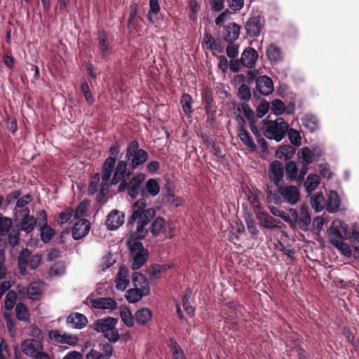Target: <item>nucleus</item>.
I'll return each instance as SVG.
<instances>
[{
    "label": "nucleus",
    "mask_w": 359,
    "mask_h": 359,
    "mask_svg": "<svg viewBox=\"0 0 359 359\" xmlns=\"http://www.w3.org/2000/svg\"><path fill=\"white\" fill-rule=\"evenodd\" d=\"M146 207L147 202L144 198H140L133 203L130 220V223H137V229L130 235H135L137 238H144L146 236L147 230L145 226L156 215L154 208Z\"/></svg>",
    "instance_id": "1"
},
{
    "label": "nucleus",
    "mask_w": 359,
    "mask_h": 359,
    "mask_svg": "<svg viewBox=\"0 0 359 359\" xmlns=\"http://www.w3.org/2000/svg\"><path fill=\"white\" fill-rule=\"evenodd\" d=\"M348 225L340 219H334L327 230V237L331 244L343 255H350L351 251L346 241L350 237Z\"/></svg>",
    "instance_id": "2"
},
{
    "label": "nucleus",
    "mask_w": 359,
    "mask_h": 359,
    "mask_svg": "<svg viewBox=\"0 0 359 359\" xmlns=\"http://www.w3.org/2000/svg\"><path fill=\"white\" fill-rule=\"evenodd\" d=\"M269 210L273 215L283 219L292 227H299L303 230H307L311 222V216L305 205L300 207L299 212L295 209L290 208L288 214L274 206L269 207Z\"/></svg>",
    "instance_id": "3"
},
{
    "label": "nucleus",
    "mask_w": 359,
    "mask_h": 359,
    "mask_svg": "<svg viewBox=\"0 0 359 359\" xmlns=\"http://www.w3.org/2000/svg\"><path fill=\"white\" fill-rule=\"evenodd\" d=\"M142 238H137L135 235H130L127 241L128 248L133 257L132 269L137 270L146 262L149 252L144 249L142 243L140 241Z\"/></svg>",
    "instance_id": "4"
},
{
    "label": "nucleus",
    "mask_w": 359,
    "mask_h": 359,
    "mask_svg": "<svg viewBox=\"0 0 359 359\" xmlns=\"http://www.w3.org/2000/svg\"><path fill=\"white\" fill-rule=\"evenodd\" d=\"M287 130L288 124L281 117L277 118L275 121H264L262 127L264 136L276 142L283 139Z\"/></svg>",
    "instance_id": "5"
},
{
    "label": "nucleus",
    "mask_w": 359,
    "mask_h": 359,
    "mask_svg": "<svg viewBox=\"0 0 359 359\" xmlns=\"http://www.w3.org/2000/svg\"><path fill=\"white\" fill-rule=\"evenodd\" d=\"M18 269L22 276L28 274L27 268L36 269L41 264L42 256L40 254H32L28 249H22L18 256Z\"/></svg>",
    "instance_id": "6"
},
{
    "label": "nucleus",
    "mask_w": 359,
    "mask_h": 359,
    "mask_svg": "<svg viewBox=\"0 0 359 359\" xmlns=\"http://www.w3.org/2000/svg\"><path fill=\"white\" fill-rule=\"evenodd\" d=\"M148 153L139 148L137 141H132L126 151V158L130 163L133 170L137 169L144 164L148 159Z\"/></svg>",
    "instance_id": "7"
},
{
    "label": "nucleus",
    "mask_w": 359,
    "mask_h": 359,
    "mask_svg": "<svg viewBox=\"0 0 359 359\" xmlns=\"http://www.w3.org/2000/svg\"><path fill=\"white\" fill-rule=\"evenodd\" d=\"M14 217L20 229L25 232L30 233L35 228L36 219L29 214V209H18L15 211Z\"/></svg>",
    "instance_id": "8"
},
{
    "label": "nucleus",
    "mask_w": 359,
    "mask_h": 359,
    "mask_svg": "<svg viewBox=\"0 0 359 359\" xmlns=\"http://www.w3.org/2000/svg\"><path fill=\"white\" fill-rule=\"evenodd\" d=\"M13 221L11 218L1 217L0 221V234L1 236H8L9 244L15 246L18 243L19 230L12 228Z\"/></svg>",
    "instance_id": "9"
},
{
    "label": "nucleus",
    "mask_w": 359,
    "mask_h": 359,
    "mask_svg": "<svg viewBox=\"0 0 359 359\" xmlns=\"http://www.w3.org/2000/svg\"><path fill=\"white\" fill-rule=\"evenodd\" d=\"M175 226L171 222H166L163 217H156L151 224V231L154 236L163 233L165 237L174 235Z\"/></svg>",
    "instance_id": "10"
},
{
    "label": "nucleus",
    "mask_w": 359,
    "mask_h": 359,
    "mask_svg": "<svg viewBox=\"0 0 359 359\" xmlns=\"http://www.w3.org/2000/svg\"><path fill=\"white\" fill-rule=\"evenodd\" d=\"M278 193L283 201L291 205H296L300 198L299 191L297 187L292 185L277 187Z\"/></svg>",
    "instance_id": "11"
},
{
    "label": "nucleus",
    "mask_w": 359,
    "mask_h": 359,
    "mask_svg": "<svg viewBox=\"0 0 359 359\" xmlns=\"http://www.w3.org/2000/svg\"><path fill=\"white\" fill-rule=\"evenodd\" d=\"M43 290V284L41 281H34L31 283L27 287L19 288L18 291L23 297L36 301L40 299Z\"/></svg>",
    "instance_id": "12"
},
{
    "label": "nucleus",
    "mask_w": 359,
    "mask_h": 359,
    "mask_svg": "<svg viewBox=\"0 0 359 359\" xmlns=\"http://www.w3.org/2000/svg\"><path fill=\"white\" fill-rule=\"evenodd\" d=\"M49 338L58 344H67L74 346L78 343L79 339L76 335L66 332L61 333L59 330H54L48 332Z\"/></svg>",
    "instance_id": "13"
},
{
    "label": "nucleus",
    "mask_w": 359,
    "mask_h": 359,
    "mask_svg": "<svg viewBox=\"0 0 359 359\" xmlns=\"http://www.w3.org/2000/svg\"><path fill=\"white\" fill-rule=\"evenodd\" d=\"M126 170L127 163L124 161H119L115 168L114 172L111 179V183L115 184L119 182H121L118 187V190L120 191H123L127 187V182L124 180L126 175Z\"/></svg>",
    "instance_id": "14"
},
{
    "label": "nucleus",
    "mask_w": 359,
    "mask_h": 359,
    "mask_svg": "<svg viewBox=\"0 0 359 359\" xmlns=\"http://www.w3.org/2000/svg\"><path fill=\"white\" fill-rule=\"evenodd\" d=\"M21 348L25 355L34 358L42 351L43 346L39 340L26 339L22 343Z\"/></svg>",
    "instance_id": "15"
},
{
    "label": "nucleus",
    "mask_w": 359,
    "mask_h": 359,
    "mask_svg": "<svg viewBox=\"0 0 359 359\" xmlns=\"http://www.w3.org/2000/svg\"><path fill=\"white\" fill-rule=\"evenodd\" d=\"M350 243L348 248L351 251L350 255H345L347 257H353L354 258H359V225L354 223L352 225L351 235L350 234Z\"/></svg>",
    "instance_id": "16"
},
{
    "label": "nucleus",
    "mask_w": 359,
    "mask_h": 359,
    "mask_svg": "<svg viewBox=\"0 0 359 359\" xmlns=\"http://www.w3.org/2000/svg\"><path fill=\"white\" fill-rule=\"evenodd\" d=\"M145 175L140 172L133 176L129 184H127L126 188L128 187V194L131 198H135L138 196L142 184L145 180Z\"/></svg>",
    "instance_id": "17"
},
{
    "label": "nucleus",
    "mask_w": 359,
    "mask_h": 359,
    "mask_svg": "<svg viewBox=\"0 0 359 359\" xmlns=\"http://www.w3.org/2000/svg\"><path fill=\"white\" fill-rule=\"evenodd\" d=\"M124 221V214L117 210H114L107 216L106 226L109 230H116L123 224Z\"/></svg>",
    "instance_id": "18"
},
{
    "label": "nucleus",
    "mask_w": 359,
    "mask_h": 359,
    "mask_svg": "<svg viewBox=\"0 0 359 359\" xmlns=\"http://www.w3.org/2000/svg\"><path fill=\"white\" fill-rule=\"evenodd\" d=\"M256 90L261 95H268L273 90V83L271 78L267 76L258 77L256 81Z\"/></svg>",
    "instance_id": "19"
},
{
    "label": "nucleus",
    "mask_w": 359,
    "mask_h": 359,
    "mask_svg": "<svg viewBox=\"0 0 359 359\" xmlns=\"http://www.w3.org/2000/svg\"><path fill=\"white\" fill-rule=\"evenodd\" d=\"M91 306L101 310L113 311L116 309L117 302L110 297H99L95 299H91Z\"/></svg>",
    "instance_id": "20"
},
{
    "label": "nucleus",
    "mask_w": 359,
    "mask_h": 359,
    "mask_svg": "<svg viewBox=\"0 0 359 359\" xmlns=\"http://www.w3.org/2000/svg\"><path fill=\"white\" fill-rule=\"evenodd\" d=\"M262 25V18L259 16H254L246 22L245 27L247 34L250 37H255L259 34Z\"/></svg>",
    "instance_id": "21"
},
{
    "label": "nucleus",
    "mask_w": 359,
    "mask_h": 359,
    "mask_svg": "<svg viewBox=\"0 0 359 359\" xmlns=\"http://www.w3.org/2000/svg\"><path fill=\"white\" fill-rule=\"evenodd\" d=\"M116 287L117 290H125L130 283L129 270L124 266H121L115 279Z\"/></svg>",
    "instance_id": "22"
},
{
    "label": "nucleus",
    "mask_w": 359,
    "mask_h": 359,
    "mask_svg": "<svg viewBox=\"0 0 359 359\" xmlns=\"http://www.w3.org/2000/svg\"><path fill=\"white\" fill-rule=\"evenodd\" d=\"M257 217L261 226L265 229H272L274 227L282 229L285 226L283 223L265 212H259Z\"/></svg>",
    "instance_id": "23"
},
{
    "label": "nucleus",
    "mask_w": 359,
    "mask_h": 359,
    "mask_svg": "<svg viewBox=\"0 0 359 359\" xmlns=\"http://www.w3.org/2000/svg\"><path fill=\"white\" fill-rule=\"evenodd\" d=\"M117 319L111 317L99 319L93 323V327L97 332L105 334L107 332L115 328L117 324Z\"/></svg>",
    "instance_id": "24"
},
{
    "label": "nucleus",
    "mask_w": 359,
    "mask_h": 359,
    "mask_svg": "<svg viewBox=\"0 0 359 359\" xmlns=\"http://www.w3.org/2000/svg\"><path fill=\"white\" fill-rule=\"evenodd\" d=\"M269 177L276 187L280 186L283 177V165L281 162L276 161L270 165Z\"/></svg>",
    "instance_id": "25"
},
{
    "label": "nucleus",
    "mask_w": 359,
    "mask_h": 359,
    "mask_svg": "<svg viewBox=\"0 0 359 359\" xmlns=\"http://www.w3.org/2000/svg\"><path fill=\"white\" fill-rule=\"evenodd\" d=\"M134 288L142 292L143 294H149L150 289L147 278L140 273H134L132 276Z\"/></svg>",
    "instance_id": "26"
},
{
    "label": "nucleus",
    "mask_w": 359,
    "mask_h": 359,
    "mask_svg": "<svg viewBox=\"0 0 359 359\" xmlns=\"http://www.w3.org/2000/svg\"><path fill=\"white\" fill-rule=\"evenodd\" d=\"M257 58V51L252 48H248L241 54V62L248 68H252L255 67Z\"/></svg>",
    "instance_id": "27"
},
{
    "label": "nucleus",
    "mask_w": 359,
    "mask_h": 359,
    "mask_svg": "<svg viewBox=\"0 0 359 359\" xmlns=\"http://www.w3.org/2000/svg\"><path fill=\"white\" fill-rule=\"evenodd\" d=\"M90 229V222L87 219H81L74 224L72 229V236L75 240H79L85 236Z\"/></svg>",
    "instance_id": "28"
},
{
    "label": "nucleus",
    "mask_w": 359,
    "mask_h": 359,
    "mask_svg": "<svg viewBox=\"0 0 359 359\" xmlns=\"http://www.w3.org/2000/svg\"><path fill=\"white\" fill-rule=\"evenodd\" d=\"M67 323L73 329H81L87 325L88 319L81 313H73L67 317Z\"/></svg>",
    "instance_id": "29"
},
{
    "label": "nucleus",
    "mask_w": 359,
    "mask_h": 359,
    "mask_svg": "<svg viewBox=\"0 0 359 359\" xmlns=\"http://www.w3.org/2000/svg\"><path fill=\"white\" fill-rule=\"evenodd\" d=\"M98 347L102 353L91 349V359H101L102 356L110 357L112 355L114 348L111 344L107 342L100 343Z\"/></svg>",
    "instance_id": "30"
},
{
    "label": "nucleus",
    "mask_w": 359,
    "mask_h": 359,
    "mask_svg": "<svg viewBox=\"0 0 359 359\" xmlns=\"http://www.w3.org/2000/svg\"><path fill=\"white\" fill-rule=\"evenodd\" d=\"M238 137L243 142V144L248 147L251 151H255L257 149L256 144L255 143L252 137L250 134L245 130L243 127H241L238 130Z\"/></svg>",
    "instance_id": "31"
},
{
    "label": "nucleus",
    "mask_w": 359,
    "mask_h": 359,
    "mask_svg": "<svg viewBox=\"0 0 359 359\" xmlns=\"http://www.w3.org/2000/svg\"><path fill=\"white\" fill-rule=\"evenodd\" d=\"M325 206L326 210L330 213H335L339 210L340 206V199L337 191H330L328 194L327 202Z\"/></svg>",
    "instance_id": "32"
},
{
    "label": "nucleus",
    "mask_w": 359,
    "mask_h": 359,
    "mask_svg": "<svg viewBox=\"0 0 359 359\" xmlns=\"http://www.w3.org/2000/svg\"><path fill=\"white\" fill-rule=\"evenodd\" d=\"M266 53L268 59L271 62L276 63L283 60V53L281 49L273 43L270 44L266 48Z\"/></svg>",
    "instance_id": "33"
},
{
    "label": "nucleus",
    "mask_w": 359,
    "mask_h": 359,
    "mask_svg": "<svg viewBox=\"0 0 359 359\" xmlns=\"http://www.w3.org/2000/svg\"><path fill=\"white\" fill-rule=\"evenodd\" d=\"M116 163V159L114 157H108L104 162L102 170V180L103 182H107L109 180L112 169L114 168Z\"/></svg>",
    "instance_id": "34"
},
{
    "label": "nucleus",
    "mask_w": 359,
    "mask_h": 359,
    "mask_svg": "<svg viewBox=\"0 0 359 359\" xmlns=\"http://www.w3.org/2000/svg\"><path fill=\"white\" fill-rule=\"evenodd\" d=\"M240 34V27L236 23H231L225 27V39L227 41H236Z\"/></svg>",
    "instance_id": "35"
},
{
    "label": "nucleus",
    "mask_w": 359,
    "mask_h": 359,
    "mask_svg": "<svg viewBox=\"0 0 359 359\" xmlns=\"http://www.w3.org/2000/svg\"><path fill=\"white\" fill-rule=\"evenodd\" d=\"M151 318L152 312L148 308L140 309L135 313V320L140 325H145L151 320Z\"/></svg>",
    "instance_id": "36"
},
{
    "label": "nucleus",
    "mask_w": 359,
    "mask_h": 359,
    "mask_svg": "<svg viewBox=\"0 0 359 359\" xmlns=\"http://www.w3.org/2000/svg\"><path fill=\"white\" fill-rule=\"evenodd\" d=\"M311 204L316 212H320L324 208L326 209L325 198L321 193H316L311 198Z\"/></svg>",
    "instance_id": "37"
},
{
    "label": "nucleus",
    "mask_w": 359,
    "mask_h": 359,
    "mask_svg": "<svg viewBox=\"0 0 359 359\" xmlns=\"http://www.w3.org/2000/svg\"><path fill=\"white\" fill-rule=\"evenodd\" d=\"M161 11L158 0H149V11L148 13V20L154 23L158 19V15Z\"/></svg>",
    "instance_id": "38"
},
{
    "label": "nucleus",
    "mask_w": 359,
    "mask_h": 359,
    "mask_svg": "<svg viewBox=\"0 0 359 359\" xmlns=\"http://www.w3.org/2000/svg\"><path fill=\"white\" fill-rule=\"evenodd\" d=\"M297 155L299 160L306 165H309L313 161H315L312 154L311 149L307 147H302L301 149H299Z\"/></svg>",
    "instance_id": "39"
},
{
    "label": "nucleus",
    "mask_w": 359,
    "mask_h": 359,
    "mask_svg": "<svg viewBox=\"0 0 359 359\" xmlns=\"http://www.w3.org/2000/svg\"><path fill=\"white\" fill-rule=\"evenodd\" d=\"M320 184V178L316 174H309L304 182L306 190L308 193L312 192Z\"/></svg>",
    "instance_id": "40"
},
{
    "label": "nucleus",
    "mask_w": 359,
    "mask_h": 359,
    "mask_svg": "<svg viewBox=\"0 0 359 359\" xmlns=\"http://www.w3.org/2000/svg\"><path fill=\"white\" fill-rule=\"evenodd\" d=\"M302 123L311 132H313L318 127V120L312 114H306L302 118Z\"/></svg>",
    "instance_id": "41"
},
{
    "label": "nucleus",
    "mask_w": 359,
    "mask_h": 359,
    "mask_svg": "<svg viewBox=\"0 0 359 359\" xmlns=\"http://www.w3.org/2000/svg\"><path fill=\"white\" fill-rule=\"evenodd\" d=\"M295 152L293 147L286 144L280 146L276 151V156L279 158H290Z\"/></svg>",
    "instance_id": "42"
},
{
    "label": "nucleus",
    "mask_w": 359,
    "mask_h": 359,
    "mask_svg": "<svg viewBox=\"0 0 359 359\" xmlns=\"http://www.w3.org/2000/svg\"><path fill=\"white\" fill-rule=\"evenodd\" d=\"M120 316L121 320L126 326L132 327L134 325L132 312L128 307H121L120 309Z\"/></svg>",
    "instance_id": "43"
},
{
    "label": "nucleus",
    "mask_w": 359,
    "mask_h": 359,
    "mask_svg": "<svg viewBox=\"0 0 359 359\" xmlns=\"http://www.w3.org/2000/svg\"><path fill=\"white\" fill-rule=\"evenodd\" d=\"M147 192L151 196H157L160 192L158 181L155 179H149L145 185Z\"/></svg>",
    "instance_id": "44"
},
{
    "label": "nucleus",
    "mask_w": 359,
    "mask_h": 359,
    "mask_svg": "<svg viewBox=\"0 0 359 359\" xmlns=\"http://www.w3.org/2000/svg\"><path fill=\"white\" fill-rule=\"evenodd\" d=\"M16 317L19 320L27 321L29 318V313L27 306L21 303L17 304L15 306Z\"/></svg>",
    "instance_id": "45"
},
{
    "label": "nucleus",
    "mask_w": 359,
    "mask_h": 359,
    "mask_svg": "<svg viewBox=\"0 0 359 359\" xmlns=\"http://www.w3.org/2000/svg\"><path fill=\"white\" fill-rule=\"evenodd\" d=\"M40 234L41 240L47 243L52 239L55 231L50 226L45 223L41 226Z\"/></svg>",
    "instance_id": "46"
},
{
    "label": "nucleus",
    "mask_w": 359,
    "mask_h": 359,
    "mask_svg": "<svg viewBox=\"0 0 359 359\" xmlns=\"http://www.w3.org/2000/svg\"><path fill=\"white\" fill-rule=\"evenodd\" d=\"M286 175L290 180H299V170L294 162H288L285 165Z\"/></svg>",
    "instance_id": "47"
},
{
    "label": "nucleus",
    "mask_w": 359,
    "mask_h": 359,
    "mask_svg": "<svg viewBox=\"0 0 359 359\" xmlns=\"http://www.w3.org/2000/svg\"><path fill=\"white\" fill-rule=\"evenodd\" d=\"M169 347L172 351L173 359H186L184 351L175 340H170Z\"/></svg>",
    "instance_id": "48"
},
{
    "label": "nucleus",
    "mask_w": 359,
    "mask_h": 359,
    "mask_svg": "<svg viewBox=\"0 0 359 359\" xmlns=\"http://www.w3.org/2000/svg\"><path fill=\"white\" fill-rule=\"evenodd\" d=\"M126 298L130 303H136L140 301L143 297L147 296V294H143L140 291L133 288L128 290L126 293Z\"/></svg>",
    "instance_id": "49"
},
{
    "label": "nucleus",
    "mask_w": 359,
    "mask_h": 359,
    "mask_svg": "<svg viewBox=\"0 0 359 359\" xmlns=\"http://www.w3.org/2000/svg\"><path fill=\"white\" fill-rule=\"evenodd\" d=\"M90 209V203L88 201H83L76 208L74 213L76 219H80L88 216V212Z\"/></svg>",
    "instance_id": "50"
},
{
    "label": "nucleus",
    "mask_w": 359,
    "mask_h": 359,
    "mask_svg": "<svg viewBox=\"0 0 359 359\" xmlns=\"http://www.w3.org/2000/svg\"><path fill=\"white\" fill-rule=\"evenodd\" d=\"M191 292L189 290H187L182 297V304L184 311L188 315L193 316L195 311V309L190 304L189 299L191 298Z\"/></svg>",
    "instance_id": "51"
},
{
    "label": "nucleus",
    "mask_w": 359,
    "mask_h": 359,
    "mask_svg": "<svg viewBox=\"0 0 359 359\" xmlns=\"http://www.w3.org/2000/svg\"><path fill=\"white\" fill-rule=\"evenodd\" d=\"M192 98L189 94H183L181 97V104L186 114L191 116L192 114L191 104Z\"/></svg>",
    "instance_id": "52"
},
{
    "label": "nucleus",
    "mask_w": 359,
    "mask_h": 359,
    "mask_svg": "<svg viewBox=\"0 0 359 359\" xmlns=\"http://www.w3.org/2000/svg\"><path fill=\"white\" fill-rule=\"evenodd\" d=\"M165 270L164 266L154 264L150 266L147 270V273L151 280H155L160 277L161 273Z\"/></svg>",
    "instance_id": "53"
},
{
    "label": "nucleus",
    "mask_w": 359,
    "mask_h": 359,
    "mask_svg": "<svg viewBox=\"0 0 359 359\" xmlns=\"http://www.w3.org/2000/svg\"><path fill=\"white\" fill-rule=\"evenodd\" d=\"M16 302V294L14 291L10 290L6 295L5 298V309L8 311H11Z\"/></svg>",
    "instance_id": "54"
},
{
    "label": "nucleus",
    "mask_w": 359,
    "mask_h": 359,
    "mask_svg": "<svg viewBox=\"0 0 359 359\" xmlns=\"http://www.w3.org/2000/svg\"><path fill=\"white\" fill-rule=\"evenodd\" d=\"M287 131L290 142L294 146L301 145L302 137L300 133L297 130L293 128L288 129Z\"/></svg>",
    "instance_id": "55"
},
{
    "label": "nucleus",
    "mask_w": 359,
    "mask_h": 359,
    "mask_svg": "<svg viewBox=\"0 0 359 359\" xmlns=\"http://www.w3.org/2000/svg\"><path fill=\"white\" fill-rule=\"evenodd\" d=\"M165 198L167 202L174 205L175 207H179L182 205L184 203V200L182 198L177 196L172 192H168L166 194Z\"/></svg>",
    "instance_id": "56"
},
{
    "label": "nucleus",
    "mask_w": 359,
    "mask_h": 359,
    "mask_svg": "<svg viewBox=\"0 0 359 359\" xmlns=\"http://www.w3.org/2000/svg\"><path fill=\"white\" fill-rule=\"evenodd\" d=\"M98 39L100 43V48L102 53L105 55L109 53V47L108 43L107 40V36L104 33L100 32L98 34Z\"/></svg>",
    "instance_id": "57"
},
{
    "label": "nucleus",
    "mask_w": 359,
    "mask_h": 359,
    "mask_svg": "<svg viewBox=\"0 0 359 359\" xmlns=\"http://www.w3.org/2000/svg\"><path fill=\"white\" fill-rule=\"evenodd\" d=\"M271 109L275 114L280 115L285 111V104L280 100H274L271 102Z\"/></svg>",
    "instance_id": "58"
},
{
    "label": "nucleus",
    "mask_w": 359,
    "mask_h": 359,
    "mask_svg": "<svg viewBox=\"0 0 359 359\" xmlns=\"http://www.w3.org/2000/svg\"><path fill=\"white\" fill-rule=\"evenodd\" d=\"M204 43L206 46V48L210 50H217L215 41L210 34L206 32L204 34Z\"/></svg>",
    "instance_id": "59"
},
{
    "label": "nucleus",
    "mask_w": 359,
    "mask_h": 359,
    "mask_svg": "<svg viewBox=\"0 0 359 359\" xmlns=\"http://www.w3.org/2000/svg\"><path fill=\"white\" fill-rule=\"evenodd\" d=\"M31 201V197L29 195H25L20 198L17 201L16 207L14 209V212L18 209H29L26 207V205L28 204Z\"/></svg>",
    "instance_id": "60"
},
{
    "label": "nucleus",
    "mask_w": 359,
    "mask_h": 359,
    "mask_svg": "<svg viewBox=\"0 0 359 359\" xmlns=\"http://www.w3.org/2000/svg\"><path fill=\"white\" fill-rule=\"evenodd\" d=\"M238 96L243 100H248L250 97V88L245 84H242L238 91Z\"/></svg>",
    "instance_id": "61"
},
{
    "label": "nucleus",
    "mask_w": 359,
    "mask_h": 359,
    "mask_svg": "<svg viewBox=\"0 0 359 359\" xmlns=\"http://www.w3.org/2000/svg\"><path fill=\"white\" fill-rule=\"evenodd\" d=\"M72 214L73 210L72 209H66L59 215V218L57 219L58 223L60 224H65L72 217Z\"/></svg>",
    "instance_id": "62"
},
{
    "label": "nucleus",
    "mask_w": 359,
    "mask_h": 359,
    "mask_svg": "<svg viewBox=\"0 0 359 359\" xmlns=\"http://www.w3.org/2000/svg\"><path fill=\"white\" fill-rule=\"evenodd\" d=\"M65 266L63 263H57L50 270L51 275L60 276L65 273Z\"/></svg>",
    "instance_id": "63"
},
{
    "label": "nucleus",
    "mask_w": 359,
    "mask_h": 359,
    "mask_svg": "<svg viewBox=\"0 0 359 359\" xmlns=\"http://www.w3.org/2000/svg\"><path fill=\"white\" fill-rule=\"evenodd\" d=\"M105 338H107L109 341L115 343L118 341L120 336L118 332L115 329H111V330L107 332L104 334Z\"/></svg>",
    "instance_id": "64"
}]
</instances>
